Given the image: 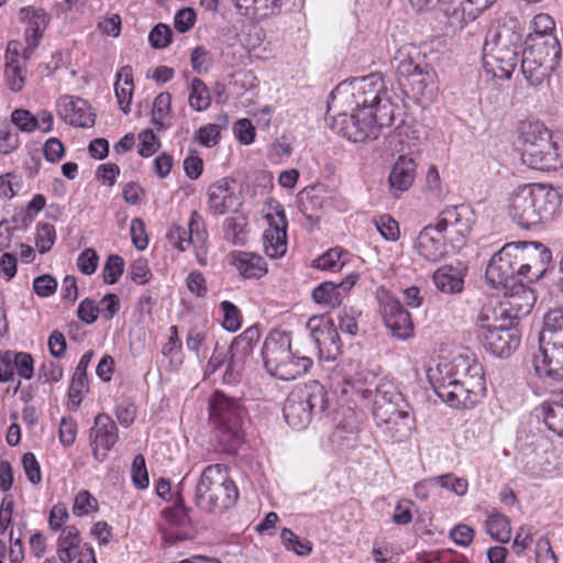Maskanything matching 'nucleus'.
<instances>
[{"label": "nucleus", "instance_id": "14", "mask_svg": "<svg viewBox=\"0 0 563 563\" xmlns=\"http://www.w3.org/2000/svg\"><path fill=\"white\" fill-rule=\"evenodd\" d=\"M519 261V275L527 283L538 280L551 262V252L539 242H515Z\"/></svg>", "mask_w": 563, "mask_h": 563}, {"label": "nucleus", "instance_id": "21", "mask_svg": "<svg viewBox=\"0 0 563 563\" xmlns=\"http://www.w3.org/2000/svg\"><path fill=\"white\" fill-rule=\"evenodd\" d=\"M93 456L103 461L119 439L115 422L107 415L99 413L90 431Z\"/></svg>", "mask_w": 563, "mask_h": 563}, {"label": "nucleus", "instance_id": "36", "mask_svg": "<svg viewBox=\"0 0 563 563\" xmlns=\"http://www.w3.org/2000/svg\"><path fill=\"white\" fill-rule=\"evenodd\" d=\"M539 341L563 342V310L549 311L543 319V327L539 334Z\"/></svg>", "mask_w": 563, "mask_h": 563}, {"label": "nucleus", "instance_id": "27", "mask_svg": "<svg viewBox=\"0 0 563 563\" xmlns=\"http://www.w3.org/2000/svg\"><path fill=\"white\" fill-rule=\"evenodd\" d=\"M416 177V163L412 158L400 155L394 164L388 177L391 190L406 191Z\"/></svg>", "mask_w": 563, "mask_h": 563}, {"label": "nucleus", "instance_id": "50", "mask_svg": "<svg viewBox=\"0 0 563 563\" xmlns=\"http://www.w3.org/2000/svg\"><path fill=\"white\" fill-rule=\"evenodd\" d=\"M375 225L380 235L387 241L395 242L400 236L399 224L389 214H383L376 219Z\"/></svg>", "mask_w": 563, "mask_h": 563}, {"label": "nucleus", "instance_id": "7", "mask_svg": "<svg viewBox=\"0 0 563 563\" xmlns=\"http://www.w3.org/2000/svg\"><path fill=\"white\" fill-rule=\"evenodd\" d=\"M262 357L266 371L274 377L291 380L308 372L312 360L291 350L289 333L272 331L262 347Z\"/></svg>", "mask_w": 563, "mask_h": 563}, {"label": "nucleus", "instance_id": "12", "mask_svg": "<svg viewBox=\"0 0 563 563\" xmlns=\"http://www.w3.org/2000/svg\"><path fill=\"white\" fill-rule=\"evenodd\" d=\"M429 382L438 397L454 408L474 407L486 390L485 380H478L477 377L470 382L444 380L443 377L429 378Z\"/></svg>", "mask_w": 563, "mask_h": 563}, {"label": "nucleus", "instance_id": "28", "mask_svg": "<svg viewBox=\"0 0 563 563\" xmlns=\"http://www.w3.org/2000/svg\"><path fill=\"white\" fill-rule=\"evenodd\" d=\"M65 120L75 126L89 128L95 124V114L88 102L81 98L64 97Z\"/></svg>", "mask_w": 563, "mask_h": 563}, {"label": "nucleus", "instance_id": "15", "mask_svg": "<svg viewBox=\"0 0 563 563\" xmlns=\"http://www.w3.org/2000/svg\"><path fill=\"white\" fill-rule=\"evenodd\" d=\"M378 300L384 324L391 335L400 340L410 338L413 333V324L409 312L400 301L389 292H383L378 296Z\"/></svg>", "mask_w": 563, "mask_h": 563}, {"label": "nucleus", "instance_id": "49", "mask_svg": "<svg viewBox=\"0 0 563 563\" xmlns=\"http://www.w3.org/2000/svg\"><path fill=\"white\" fill-rule=\"evenodd\" d=\"M343 251L335 247L331 249L313 261V266L322 271L338 272L342 268L340 263Z\"/></svg>", "mask_w": 563, "mask_h": 563}, {"label": "nucleus", "instance_id": "60", "mask_svg": "<svg viewBox=\"0 0 563 563\" xmlns=\"http://www.w3.org/2000/svg\"><path fill=\"white\" fill-rule=\"evenodd\" d=\"M197 15L192 8L178 10L174 18V26L179 33H186L195 25Z\"/></svg>", "mask_w": 563, "mask_h": 563}, {"label": "nucleus", "instance_id": "5", "mask_svg": "<svg viewBox=\"0 0 563 563\" xmlns=\"http://www.w3.org/2000/svg\"><path fill=\"white\" fill-rule=\"evenodd\" d=\"M210 420L220 450L235 454L243 442L246 410L241 400L216 390L209 401Z\"/></svg>", "mask_w": 563, "mask_h": 563}, {"label": "nucleus", "instance_id": "48", "mask_svg": "<svg viewBox=\"0 0 563 563\" xmlns=\"http://www.w3.org/2000/svg\"><path fill=\"white\" fill-rule=\"evenodd\" d=\"M220 307L223 311L222 327L229 332L238 331L241 328L242 322V316L239 308L228 300L222 301Z\"/></svg>", "mask_w": 563, "mask_h": 563}, {"label": "nucleus", "instance_id": "51", "mask_svg": "<svg viewBox=\"0 0 563 563\" xmlns=\"http://www.w3.org/2000/svg\"><path fill=\"white\" fill-rule=\"evenodd\" d=\"M172 103V96L169 92H161L155 99L153 103V123L157 125L158 130L164 129V124L162 119L165 118L169 110Z\"/></svg>", "mask_w": 563, "mask_h": 563}, {"label": "nucleus", "instance_id": "9", "mask_svg": "<svg viewBox=\"0 0 563 563\" xmlns=\"http://www.w3.org/2000/svg\"><path fill=\"white\" fill-rule=\"evenodd\" d=\"M562 49L554 34H529L522 52L521 73L530 86H540L559 66Z\"/></svg>", "mask_w": 563, "mask_h": 563}, {"label": "nucleus", "instance_id": "40", "mask_svg": "<svg viewBox=\"0 0 563 563\" xmlns=\"http://www.w3.org/2000/svg\"><path fill=\"white\" fill-rule=\"evenodd\" d=\"M433 282L442 292L455 294L463 289V279L455 273L452 266L439 268L433 274Z\"/></svg>", "mask_w": 563, "mask_h": 563}, {"label": "nucleus", "instance_id": "47", "mask_svg": "<svg viewBox=\"0 0 563 563\" xmlns=\"http://www.w3.org/2000/svg\"><path fill=\"white\" fill-rule=\"evenodd\" d=\"M124 271V261L120 255L111 254L108 256L103 266V280L106 284L113 285L118 282Z\"/></svg>", "mask_w": 563, "mask_h": 563}, {"label": "nucleus", "instance_id": "24", "mask_svg": "<svg viewBox=\"0 0 563 563\" xmlns=\"http://www.w3.org/2000/svg\"><path fill=\"white\" fill-rule=\"evenodd\" d=\"M231 178H222L212 184L208 189V203L217 214H224L228 211L239 207V198L233 194Z\"/></svg>", "mask_w": 563, "mask_h": 563}, {"label": "nucleus", "instance_id": "44", "mask_svg": "<svg viewBox=\"0 0 563 563\" xmlns=\"http://www.w3.org/2000/svg\"><path fill=\"white\" fill-rule=\"evenodd\" d=\"M280 539L287 550L294 551L297 555H308L312 551V544L308 540H300L290 529L284 528Z\"/></svg>", "mask_w": 563, "mask_h": 563}, {"label": "nucleus", "instance_id": "25", "mask_svg": "<svg viewBox=\"0 0 563 563\" xmlns=\"http://www.w3.org/2000/svg\"><path fill=\"white\" fill-rule=\"evenodd\" d=\"M276 214L280 218V223H271L269 228L265 230L263 235L265 253L272 258L283 256L287 250V221L285 211L280 206L276 210Z\"/></svg>", "mask_w": 563, "mask_h": 563}, {"label": "nucleus", "instance_id": "58", "mask_svg": "<svg viewBox=\"0 0 563 563\" xmlns=\"http://www.w3.org/2000/svg\"><path fill=\"white\" fill-rule=\"evenodd\" d=\"M132 481L137 488H145L148 486V475L145 466V459L142 454H137L131 467Z\"/></svg>", "mask_w": 563, "mask_h": 563}, {"label": "nucleus", "instance_id": "4", "mask_svg": "<svg viewBox=\"0 0 563 563\" xmlns=\"http://www.w3.org/2000/svg\"><path fill=\"white\" fill-rule=\"evenodd\" d=\"M397 81L404 95L416 101L432 100L435 91L432 67L426 56L412 44L401 46L394 57Z\"/></svg>", "mask_w": 563, "mask_h": 563}, {"label": "nucleus", "instance_id": "55", "mask_svg": "<svg viewBox=\"0 0 563 563\" xmlns=\"http://www.w3.org/2000/svg\"><path fill=\"white\" fill-rule=\"evenodd\" d=\"M188 242L196 243H205L207 239V232L205 230V223L202 217L198 211L194 210L190 216V220L188 223Z\"/></svg>", "mask_w": 563, "mask_h": 563}, {"label": "nucleus", "instance_id": "52", "mask_svg": "<svg viewBox=\"0 0 563 563\" xmlns=\"http://www.w3.org/2000/svg\"><path fill=\"white\" fill-rule=\"evenodd\" d=\"M247 221L243 214L235 213L224 221V233L228 240H231L233 243L240 242V234L244 232V228L246 227Z\"/></svg>", "mask_w": 563, "mask_h": 563}, {"label": "nucleus", "instance_id": "32", "mask_svg": "<svg viewBox=\"0 0 563 563\" xmlns=\"http://www.w3.org/2000/svg\"><path fill=\"white\" fill-rule=\"evenodd\" d=\"M309 340L313 342L316 347L319 349L320 353H322L323 349H325L328 353L340 351V336L332 321L330 320L323 322L321 325L316 327L311 331Z\"/></svg>", "mask_w": 563, "mask_h": 563}, {"label": "nucleus", "instance_id": "22", "mask_svg": "<svg viewBox=\"0 0 563 563\" xmlns=\"http://www.w3.org/2000/svg\"><path fill=\"white\" fill-rule=\"evenodd\" d=\"M525 283L526 280L520 279L514 286L503 289L506 297L503 306L507 310L508 319L511 321L529 314L536 303L537 297L533 290Z\"/></svg>", "mask_w": 563, "mask_h": 563}, {"label": "nucleus", "instance_id": "6", "mask_svg": "<svg viewBox=\"0 0 563 563\" xmlns=\"http://www.w3.org/2000/svg\"><path fill=\"white\" fill-rule=\"evenodd\" d=\"M239 498L238 488L224 464L203 468L194 492V503L207 514H222L233 507Z\"/></svg>", "mask_w": 563, "mask_h": 563}, {"label": "nucleus", "instance_id": "35", "mask_svg": "<svg viewBox=\"0 0 563 563\" xmlns=\"http://www.w3.org/2000/svg\"><path fill=\"white\" fill-rule=\"evenodd\" d=\"M508 320L507 310L504 309L503 305L499 307L484 306L476 320L478 336L484 335L486 331L498 328V325L506 324Z\"/></svg>", "mask_w": 563, "mask_h": 563}, {"label": "nucleus", "instance_id": "45", "mask_svg": "<svg viewBox=\"0 0 563 563\" xmlns=\"http://www.w3.org/2000/svg\"><path fill=\"white\" fill-rule=\"evenodd\" d=\"M11 123L25 133H32L38 128V119L31 111L22 108L12 111Z\"/></svg>", "mask_w": 563, "mask_h": 563}, {"label": "nucleus", "instance_id": "63", "mask_svg": "<svg viewBox=\"0 0 563 563\" xmlns=\"http://www.w3.org/2000/svg\"><path fill=\"white\" fill-rule=\"evenodd\" d=\"M57 289V280L48 274L41 275L33 280V290L40 297H49Z\"/></svg>", "mask_w": 563, "mask_h": 563}, {"label": "nucleus", "instance_id": "57", "mask_svg": "<svg viewBox=\"0 0 563 563\" xmlns=\"http://www.w3.org/2000/svg\"><path fill=\"white\" fill-rule=\"evenodd\" d=\"M139 139L141 141L139 155L142 157H150L153 155L161 146L159 140L154 134L152 130H144L139 134Z\"/></svg>", "mask_w": 563, "mask_h": 563}, {"label": "nucleus", "instance_id": "17", "mask_svg": "<svg viewBox=\"0 0 563 563\" xmlns=\"http://www.w3.org/2000/svg\"><path fill=\"white\" fill-rule=\"evenodd\" d=\"M479 340L487 352L498 357H508L518 347L520 334L518 329L512 327V321L508 320L506 324L484 332Z\"/></svg>", "mask_w": 563, "mask_h": 563}, {"label": "nucleus", "instance_id": "62", "mask_svg": "<svg viewBox=\"0 0 563 563\" xmlns=\"http://www.w3.org/2000/svg\"><path fill=\"white\" fill-rule=\"evenodd\" d=\"M13 367L16 368V372L21 377L31 379L34 374V361L32 355L26 352L15 353Z\"/></svg>", "mask_w": 563, "mask_h": 563}, {"label": "nucleus", "instance_id": "43", "mask_svg": "<svg viewBox=\"0 0 563 563\" xmlns=\"http://www.w3.org/2000/svg\"><path fill=\"white\" fill-rule=\"evenodd\" d=\"M211 97L207 85L199 78H194L190 82L189 104L198 111H205L210 107Z\"/></svg>", "mask_w": 563, "mask_h": 563}, {"label": "nucleus", "instance_id": "1", "mask_svg": "<svg viewBox=\"0 0 563 563\" xmlns=\"http://www.w3.org/2000/svg\"><path fill=\"white\" fill-rule=\"evenodd\" d=\"M405 124V111L391 101L384 91V98L372 108L358 109L356 112L340 113L333 118L332 130L352 142L376 140L384 129L395 126L398 130Z\"/></svg>", "mask_w": 563, "mask_h": 563}, {"label": "nucleus", "instance_id": "53", "mask_svg": "<svg viewBox=\"0 0 563 563\" xmlns=\"http://www.w3.org/2000/svg\"><path fill=\"white\" fill-rule=\"evenodd\" d=\"M4 76L8 86L12 91H20L24 86L23 70L14 58H11L5 64Z\"/></svg>", "mask_w": 563, "mask_h": 563}, {"label": "nucleus", "instance_id": "64", "mask_svg": "<svg viewBox=\"0 0 563 563\" xmlns=\"http://www.w3.org/2000/svg\"><path fill=\"white\" fill-rule=\"evenodd\" d=\"M195 140L206 147L214 146L220 140V129L217 124H207L197 132Z\"/></svg>", "mask_w": 563, "mask_h": 563}, {"label": "nucleus", "instance_id": "59", "mask_svg": "<svg viewBox=\"0 0 563 563\" xmlns=\"http://www.w3.org/2000/svg\"><path fill=\"white\" fill-rule=\"evenodd\" d=\"M131 279L140 285L147 284L152 278V273L148 267V263L145 258H137L132 262L130 266Z\"/></svg>", "mask_w": 563, "mask_h": 563}, {"label": "nucleus", "instance_id": "61", "mask_svg": "<svg viewBox=\"0 0 563 563\" xmlns=\"http://www.w3.org/2000/svg\"><path fill=\"white\" fill-rule=\"evenodd\" d=\"M97 499L87 490L79 492L75 497L73 511L77 516H82L97 509Z\"/></svg>", "mask_w": 563, "mask_h": 563}, {"label": "nucleus", "instance_id": "31", "mask_svg": "<svg viewBox=\"0 0 563 563\" xmlns=\"http://www.w3.org/2000/svg\"><path fill=\"white\" fill-rule=\"evenodd\" d=\"M189 511L190 508L184 504L183 499L177 500L169 510L165 511L169 523L179 530L175 536L176 540H185L192 537L194 529Z\"/></svg>", "mask_w": 563, "mask_h": 563}, {"label": "nucleus", "instance_id": "46", "mask_svg": "<svg viewBox=\"0 0 563 563\" xmlns=\"http://www.w3.org/2000/svg\"><path fill=\"white\" fill-rule=\"evenodd\" d=\"M56 240V231L51 223H38L35 236V245L41 254L51 251Z\"/></svg>", "mask_w": 563, "mask_h": 563}, {"label": "nucleus", "instance_id": "33", "mask_svg": "<svg viewBox=\"0 0 563 563\" xmlns=\"http://www.w3.org/2000/svg\"><path fill=\"white\" fill-rule=\"evenodd\" d=\"M233 264L244 278H260L267 272L265 260L253 253L240 252Z\"/></svg>", "mask_w": 563, "mask_h": 563}, {"label": "nucleus", "instance_id": "56", "mask_svg": "<svg viewBox=\"0 0 563 563\" xmlns=\"http://www.w3.org/2000/svg\"><path fill=\"white\" fill-rule=\"evenodd\" d=\"M130 234L133 245L139 251H144L148 244V238L145 231L144 221L140 218H134L131 221Z\"/></svg>", "mask_w": 563, "mask_h": 563}, {"label": "nucleus", "instance_id": "18", "mask_svg": "<svg viewBox=\"0 0 563 563\" xmlns=\"http://www.w3.org/2000/svg\"><path fill=\"white\" fill-rule=\"evenodd\" d=\"M521 156L525 164L539 170H555L562 165L558 144L552 136L534 145H526Z\"/></svg>", "mask_w": 563, "mask_h": 563}, {"label": "nucleus", "instance_id": "19", "mask_svg": "<svg viewBox=\"0 0 563 563\" xmlns=\"http://www.w3.org/2000/svg\"><path fill=\"white\" fill-rule=\"evenodd\" d=\"M533 365L539 376L563 380V342L539 341V354L534 355Z\"/></svg>", "mask_w": 563, "mask_h": 563}, {"label": "nucleus", "instance_id": "11", "mask_svg": "<svg viewBox=\"0 0 563 563\" xmlns=\"http://www.w3.org/2000/svg\"><path fill=\"white\" fill-rule=\"evenodd\" d=\"M475 222V213L467 205L450 206L438 216L434 229L438 233H445L444 238L453 249H461L471 234Z\"/></svg>", "mask_w": 563, "mask_h": 563}, {"label": "nucleus", "instance_id": "39", "mask_svg": "<svg viewBox=\"0 0 563 563\" xmlns=\"http://www.w3.org/2000/svg\"><path fill=\"white\" fill-rule=\"evenodd\" d=\"M496 0H463L453 10L452 18L460 23L467 24L474 21L484 10L489 8Z\"/></svg>", "mask_w": 563, "mask_h": 563}, {"label": "nucleus", "instance_id": "23", "mask_svg": "<svg viewBox=\"0 0 563 563\" xmlns=\"http://www.w3.org/2000/svg\"><path fill=\"white\" fill-rule=\"evenodd\" d=\"M20 15L21 19L27 23L25 30L27 47L23 49L24 59H27L40 44L43 32L49 23V15L44 9H34L32 7L22 8Z\"/></svg>", "mask_w": 563, "mask_h": 563}, {"label": "nucleus", "instance_id": "8", "mask_svg": "<svg viewBox=\"0 0 563 563\" xmlns=\"http://www.w3.org/2000/svg\"><path fill=\"white\" fill-rule=\"evenodd\" d=\"M408 405L402 394L389 382L379 383L374 391L373 417L378 427L396 441L409 435L410 423Z\"/></svg>", "mask_w": 563, "mask_h": 563}, {"label": "nucleus", "instance_id": "37", "mask_svg": "<svg viewBox=\"0 0 563 563\" xmlns=\"http://www.w3.org/2000/svg\"><path fill=\"white\" fill-rule=\"evenodd\" d=\"M324 202V198L321 195L307 191L300 195L298 200V208L302 216L310 222V224L316 225L321 219Z\"/></svg>", "mask_w": 563, "mask_h": 563}, {"label": "nucleus", "instance_id": "3", "mask_svg": "<svg viewBox=\"0 0 563 563\" xmlns=\"http://www.w3.org/2000/svg\"><path fill=\"white\" fill-rule=\"evenodd\" d=\"M521 40L514 20L498 22L492 27L483 47V63L487 73L499 79L510 78L518 63Z\"/></svg>", "mask_w": 563, "mask_h": 563}, {"label": "nucleus", "instance_id": "20", "mask_svg": "<svg viewBox=\"0 0 563 563\" xmlns=\"http://www.w3.org/2000/svg\"><path fill=\"white\" fill-rule=\"evenodd\" d=\"M384 81L377 75L356 78L351 82L352 112L372 108L384 98Z\"/></svg>", "mask_w": 563, "mask_h": 563}, {"label": "nucleus", "instance_id": "10", "mask_svg": "<svg viewBox=\"0 0 563 563\" xmlns=\"http://www.w3.org/2000/svg\"><path fill=\"white\" fill-rule=\"evenodd\" d=\"M328 402L324 386L318 380H310L290 391L283 407L284 418L292 429L303 430L313 415L325 411Z\"/></svg>", "mask_w": 563, "mask_h": 563}, {"label": "nucleus", "instance_id": "54", "mask_svg": "<svg viewBox=\"0 0 563 563\" xmlns=\"http://www.w3.org/2000/svg\"><path fill=\"white\" fill-rule=\"evenodd\" d=\"M173 31L165 23L156 24L148 34V42L154 48H165L172 42Z\"/></svg>", "mask_w": 563, "mask_h": 563}, {"label": "nucleus", "instance_id": "2", "mask_svg": "<svg viewBox=\"0 0 563 563\" xmlns=\"http://www.w3.org/2000/svg\"><path fill=\"white\" fill-rule=\"evenodd\" d=\"M562 194L548 184H527L518 187L509 198L508 212L523 229L550 222L559 212Z\"/></svg>", "mask_w": 563, "mask_h": 563}, {"label": "nucleus", "instance_id": "38", "mask_svg": "<svg viewBox=\"0 0 563 563\" xmlns=\"http://www.w3.org/2000/svg\"><path fill=\"white\" fill-rule=\"evenodd\" d=\"M486 532L495 540L507 543L511 538L510 520L497 510H492L485 521Z\"/></svg>", "mask_w": 563, "mask_h": 563}, {"label": "nucleus", "instance_id": "30", "mask_svg": "<svg viewBox=\"0 0 563 563\" xmlns=\"http://www.w3.org/2000/svg\"><path fill=\"white\" fill-rule=\"evenodd\" d=\"M261 333L257 327L252 325L247 328L232 341L228 350L230 357L244 365L246 357L252 354L254 345L258 342Z\"/></svg>", "mask_w": 563, "mask_h": 563}, {"label": "nucleus", "instance_id": "42", "mask_svg": "<svg viewBox=\"0 0 563 563\" xmlns=\"http://www.w3.org/2000/svg\"><path fill=\"white\" fill-rule=\"evenodd\" d=\"M313 300L329 308H335L341 305V291L332 282H324L312 291Z\"/></svg>", "mask_w": 563, "mask_h": 563}, {"label": "nucleus", "instance_id": "13", "mask_svg": "<svg viewBox=\"0 0 563 563\" xmlns=\"http://www.w3.org/2000/svg\"><path fill=\"white\" fill-rule=\"evenodd\" d=\"M487 282L495 289H504L519 282V261L515 242L505 244L496 252L486 267Z\"/></svg>", "mask_w": 563, "mask_h": 563}, {"label": "nucleus", "instance_id": "41", "mask_svg": "<svg viewBox=\"0 0 563 563\" xmlns=\"http://www.w3.org/2000/svg\"><path fill=\"white\" fill-rule=\"evenodd\" d=\"M519 131L522 147L526 145H534V143H539L541 140L552 136L544 123L538 120L521 122Z\"/></svg>", "mask_w": 563, "mask_h": 563}, {"label": "nucleus", "instance_id": "29", "mask_svg": "<svg viewBox=\"0 0 563 563\" xmlns=\"http://www.w3.org/2000/svg\"><path fill=\"white\" fill-rule=\"evenodd\" d=\"M537 411L551 431L563 437V393L543 402Z\"/></svg>", "mask_w": 563, "mask_h": 563}, {"label": "nucleus", "instance_id": "34", "mask_svg": "<svg viewBox=\"0 0 563 563\" xmlns=\"http://www.w3.org/2000/svg\"><path fill=\"white\" fill-rule=\"evenodd\" d=\"M114 91L121 110L123 113L128 114L130 112V104L133 95V75L131 66L121 67L117 74Z\"/></svg>", "mask_w": 563, "mask_h": 563}, {"label": "nucleus", "instance_id": "26", "mask_svg": "<svg viewBox=\"0 0 563 563\" xmlns=\"http://www.w3.org/2000/svg\"><path fill=\"white\" fill-rule=\"evenodd\" d=\"M437 233L434 225H427L421 230L416 242L419 255L432 263L441 261L446 254L445 244Z\"/></svg>", "mask_w": 563, "mask_h": 563}, {"label": "nucleus", "instance_id": "16", "mask_svg": "<svg viewBox=\"0 0 563 563\" xmlns=\"http://www.w3.org/2000/svg\"><path fill=\"white\" fill-rule=\"evenodd\" d=\"M429 378H441L444 380L470 382L477 377L478 380H485L483 366L475 358L465 355H459L451 362L439 363L435 371L430 369Z\"/></svg>", "mask_w": 563, "mask_h": 563}]
</instances>
